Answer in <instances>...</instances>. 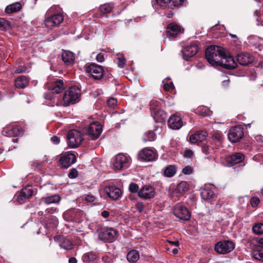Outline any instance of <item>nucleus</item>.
Returning a JSON list of instances; mask_svg holds the SVG:
<instances>
[{"instance_id":"1","label":"nucleus","mask_w":263,"mask_h":263,"mask_svg":"<svg viewBox=\"0 0 263 263\" xmlns=\"http://www.w3.org/2000/svg\"><path fill=\"white\" fill-rule=\"evenodd\" d=\"M224 49L217 45H210L205 51V57L207 61L213 66H217L219 63V59L225 57Z\"/></svg>"},{"instance_id":"2","label":"nucleus","mask_w":263,"mask_h":263,"mask_svg":"<svg viewBox=\"0 0 263 263\" xmlns=\"http://www.w3.org/2000/svg\"><path fill=\"white\" fill-rule=\"evenodd\" d=\"M81 90L77 86L69 88V90L65 91L63 97V105L68 106L74 104L80 101Z\"/></svg>"},{"instance_id":"3","label":"nucleus","mask_w":263,"mask_h":263,"mask_svg":"<svg viewBox=\"0 0 263 263\" xmlns=\"http://www.w3.org/2000/svg\"><path fill=\"white\" fill-rule=\"evenodd\" d=\"M118 231L111 227H103L98 230L99 238L104 242L112 243L117 237Z\"/></svg>"},{"instance_id":"4","label":"nucleus","mask_w":263,"mask_h":263,"mask_svg":"<svg viewBox=\"0 0 263 263\" xmlns=\"http://www.w3.org/2000/svg\"><path fill=\"white\" fill-rule=\"evenodd\" d=\"M235 248V243L231 240H224L217 242L214 247V250L219 254H227L232 251Z\"/></svg>"},{"instance_id":"5","label":"nucleus","mask_w":263,"mask_h":263,"mask_svg":"<svg viewBox=\"0 0 263 263\" xmlns=\"http://www.w3.org/2000/svg\"><path fill=\"white\" fill-rule=\"evenodd\" d=\"M85 70L95 80H100L103 78L104 70L103 67L101 65L91 63L86 66Z\"/></svg>"},{"instance_id":"6","label":"nucleus","mask_w":263,"mask_h":263,"mask_svg":"<svg viewBox=\"0 0 263 263\" xmlns=\"http://www.w3.org/2000/svg\"><path fill=\"white\" fill-rule=\"evenodd\" d=\"M33 193L32 186L27 185L15 195L14 201L18 204H23L32 196Z\"/></svg>"},{"instance_id":"7","label":"nucleus","mask_w":263,"mask_h":263,"mask_svg":"<svg viewBox=\"0 0 263 263\" xmlns=\"http://www.w3.org/2000/svg\"><path fill=\"white\" fill-rule=\"evenodd\" d=\"M76 160L77 157L74 154L70 152H66L60 155V159L58 161V165L61 168H68L72 164H74Z\"/></svg>"},{"instance_id":"8","label":"nucleus","mask_w":263,"mask_h":263,"mask_svg":"<svg viewBox=\"0 0 263 263\" xmlns=\"http://www.w3.org/2000/svg\"><path fill=\"white\" fill-rule=\"evenodd\" d=\"M67 138L68 144L71 148L78 147L84 139L81 133L75 129L69 131Z\"/></svg>"},{"instance_id":"9","label":"nucleus","mask_w":263,"mask_h":263,"mask_svg":"<svg viewBox=\"0 0 263 263\" xmlns=\"http://www.w3.org/2000/svg\"><path fill=\"white\" fill-rule=\"evenodd\" d=\"M157 157V152L149 147H145L140 150L137 155V159L141 162L154 161Z\"/></svg>"},{"instance_id":"10","label":"nucleus","mask_w":263,"mask_h":263,"mask_svg":"<svg viewBox=\"0 0 263 263\" xmlns=\"http://www.w3.org/2000/svg\"><path fill=\"white\" fill-rule=\"evenodd\" d=\"M243 127L241 125L233 126L229 130L228 137L232 143L239 142L244 136Z\"/></svg>"},{"instance_id":"11","label":"nucleus","mask_w":263,"mask_h":263,"mask_svg":"<svg viewBox=\"0 0 263 263\" xmlns=\"http://www.w3.org/2000/svg\"><path fill=\"white\" fill-rule=\"evenodd\" d=\"M102 132V127L98 122H93L85 129V133L91 140H96Z\"/></svg>"},{"instance_id":"12","label":"nucleus","mask_w":263,"mask_h":263,"mask_svg":"<svg viewBox=\"0 0 263 263\" xmlns=\"http://www.w3.org/2000/svg\"><path fill=\"white\" fill-rule=\"evenodd\" d=\"M173 213L177 217L184 221L189 220L191 217V212L181 203H178L175 206Z\"/></svg>"},{"instance_id":"13","label":"nucleus","mask_w":263,"mask_h":263,"mask_svg":"<svg viewBox=\"0 0 263 263\" xmlns=\"http://www.w3.org/2000/svg\"><path fill=\"white\" fill-rule=\"evenodd\" d=\"M83 212L78 209H71L65 211L63 214V218L68 222H79L83 217Z\"/></svg>"},{"instance_id":"14","label":"nucleus","mask_w":263,"mask_h":263,"mask_svg":"<svg viewBox=\"0 0 263 263\" xmlns=\"http://www.w3.org/2000/svg\"><path fill=\"white\" fill-rule=\"evenodd\" d=\"M64 21V16L61 13L54 14L50 16L47 17L45 20L46 27L52 29L54 27H58Z\"/></svg>"},{"instance_id":"15","label":"nucleus","mask_w":263,"mask_h":263,"mask_svg":"<svg viewBox=\"0 0 263 263\" xmlns=\"http://www.w3.org/2000/svg\"><path fill=\"white\" fill-rule=\"evenodd\" d=\"M245 158V156L242 153L236 152L226 156L225 160L227 166L231 167L243 162Z\"/></svg>"},{"instance_id":"16","label":"nucleus","mask_w":263,"mask_h":263,"mask_svg":"<svg viewBox=\"0 0 263 263\" xmlns=\"http://www.w3.org/2000/svg\"><path fill=\"white\" fill-rule=\"evenodd\" d=\"M129 165L128 158L124 155L119 154L113 160V166L116 170L126 168Z\"/></svg>"},{"instance_id":"17","label":"nucleus","mask_w":263,"mask_h":263,"mask_svg":"<svg viewBox=\"0 0 263 263\" xmlns=\"http://www.w3.org/2000/svg\"><path fill=\"white\" fill-rule=\"evenodd\" d=\"M207 136L208 134L204 130L197 131L190 136L189 140L191 143L201 145L204 143L203 142L206 139Z\"/></svg>"},{"instance_id":"18","label":"nucleus","mask_w":263,"mask_h":263,"mask_svg":"<svg viewBox=\"0 0 263 263\" xmlns=\"http://www.w3.org/2000/svg\"><path fill=\"white\" fill-rule=\"evenodd\" d=\"M199 48L195 43H192L186 46L182 50L183 58L185 60L194 57L198 52Z\"/></svg>"},{"instance_id":"19","label":"nucleus","mask_w":263,"mask_h":263,"mask_svg":"<svg viewBox=\"0 0 263 263\" xmlns=\"http://www.w3.org/2000/svg\"><path fill=\"white\" fill-rule=\"evenodd\" d=\"M220 59L223 60L219 61V63L217 64V66H220L227 69H234L237 67V64L234 58L230 55L228 56L226 53L225 57H221Z\"/></svg>"},{"instance_id":"20","label":"nucleus","mask_w":263,"mask_h":263,"mask_svg":"<svg viewBox=\"0 0 263 263\" xmlns=\"http://www.w3.org/2000/svg\"><path fill=\"white\" fill-rule=\"evenodd\" d=\"M23 132V129L18 125H8L4 127L2 134L6 137H16Z\"/></svg>"},{"instance_id":"21","label":"nucleus","mask_w":263,"mask_h":263,"mask_svg":"<svg viewBox=\"0 0 263 263\" xmlns=\"http://www.w3.org/2000/svg\"><path fill=\"white\" fill-rule=\"evenodd\" d=\"M155 194V189L151 185H144L138 192V196L144 199L153 198Z\"/></svg>"},{"instance_id":"22","label":"nucleus","mask_w":263,"mask_h":263,"mask_svg":"<svg viewBox=\"0 0 263 263\" xmlns=\"http://www.w3.org/2000/svg\"><path fill=\"white\" fill-rule=\"evenodd\" d=\"M104 192L108 197L114 200L118 199L122 195L121 190L114 185L105 187Z\"/></svg>"},{"instance_id":"23","label":"nucleus","mask_w":263,"mask_h":263,"mask_svg":"<svg viewBox=\"0 0 263 263\" xmlns=\"http://www.w3.org/2000/svg\"><path fill=\"white\" fill-rule=\"evenodd\" d=\"M254 60V57L248 52H241L237 55V61L242 66H247L252 63Z\"/></svg>"},{"instance_id":"24","label":"nucleus","mask_w":263,"mask_h":263,"mask_svg":"<svg viewBox=\"0 0 263 263\" xmlns=\"http://www.w3.org/2000/svg\"><path fill=\"white\" fill-rule=\"evenodd\" d=\"M170 128L173 129H179L183 125L181 118L175 115L171 116L167 121Z\"/></svg>"},{"instance_id":"25","label":"nucleus","mask_w":263,"mask_h":263,"mask_svg":"<svg viewBox=\"0 0 263 263\" xmlns=\"http://www.w3.org/2000/svg\"><path fill=\"white\" fill-rule=\"evenodd\" d=\"M166 32L168 36L176 37L178 34L181 33V27L175 23L169 24L166 28Z\"/></svg>"},{"instance_id":"26","label":"nucleus","mask_w":263,"mask_h":263,"mask_svg":"<svg viewBox=\"0 0 263 263\" xmlns=\"http://www.w3.org/2000/svg\"><path fill=\"white\" fill-rule=\"evenodd\" d=\"M62 60L67 66H71L74 63V54L73 52L65 50L62 54Z\"/></svg>"},{"instance_id":"27","label":"nucleus","mask_w":263,"mask_h":263,"mask_svg":"<svg viewBox=\"0 0 263 263\" xmlns=\"http://www.w3.org/2000/svg\"><path fill=\"white\" fill-rule=\"evenodd\" d=\"M61 200V197L58 194H53L43 197L41 198V202L46 204H50L52 203H59Z\"/></svg>"},{"instance_id":"28","label":"nucleus","mask_w":263,"mask_h":263,"mask_svg":"<svg viewBox=\"0 0 263 263\" xmlns=\"http://www.w3.org/2000/svg\"><path fill=\"white\" fill-rule=\"evenodd\" d=\"M29 83V78L26 76L17 77L14 81V85L17 88H24L26 87Z\"/></svg>"},{"instance_id":"29","label":"nucleus","mask_w":263,"mask_h":263,"mask_svg":"<svg viewBox=\"0 0 263 263\" xmlns=\"http://www.w3.org/2000/svg\"><path fill=\"white\" fill-rule=\"evenodd\" d=\"M155 121L158 123H163L165 121L167 115L162 109H158L151 114Z\"/></svg>"},{"instance_id":"30","label":"nucleus","mask_w":263,"mask_h":263,"mask_svg":"<svg viewBox=\"0 0 263 263\" xmlns=\"http://www.w3.org/2000/svg\"><path fill=\"white\" fill-rule=\"evenodd\" d=\"M114 8V3L112 2L106 3L101 5L98 8V11L102 14L110 13Z\"/></svg>"},{"instance_id":"31","label":"nucleus","mask_w":263,"mask_h":263,"mask_svg":"<svg viewBox=\"0 0 263 263\" xmlns=\"http://www.w3.org/2000/svg\"><path fill=\"white\" fill-rule=\"evenodd\" d=\"M50 89L56 93L62 92L65 89L63 81L61 79L55 81L50 87Z\"/></svg>"},{"instance_id":"32","label":"nucleus","mask_w":263,"mask_h":263,"mask_svg":"<svg viewBox=\"0 0 263 263\" xmlns=\"http://www.w3.org/2000/svg\"><path fill=\"white\" fill-rule=\"evenodd\" d=\"M43 222L48 228H53L57 226L58 220L54 216L45 217L43 219Z\"/></svg>"},{"instance_id":"33","label":"nucleus","mask_w":263,"mask_h":263,"mask_svg":"<svg viewBox=\"0 0 263 263\" xmlns=\"http://www.w3.org/2000/svg\"><path fill=\"white\" fill-rule=\"evenodd\" d=\"M98 258L96 252L90 251L85 253L82 257V259L84 263H91L96 261Z\"/></svg>"},{"instance_id":"34","label":"nucleus","mask_w":263,"mask_h":263,"mask_svg":"<svg viewBox=\"0 0 263 263\" xmlns=\"http://www.w3.org/2000/svg\"><path fill=\"white\" fill-rule=\"evenodd\" d=\"M140 258L139 252L135 249L129 251L126 255V258L128 262L130 263L136 262Z\"/></svg>"},{"instance_id":"35","label":"nucleus","mask_w":263,"mask_h":263,"mask_svg":"<svg viewBox=\"0 0 263 263\" xmlns=\"http://www.w3.org/2000/svg\"><path fill=\"white\" fill-rule=\"evenodd\" d=\"M22 8V5L18 2L13 3L7 6L5 9V12L8 14H11L19 11Z\"/></svg>"},{"instance_id":"36","label":"nucleus","mask_w":263,"mask_h":263,"mask_svg":"<svg viewBox=\"0 0 263 263\" xmlns=\"http://www.w3.org/2000/svg\"><path fill=\"white\" fill-rule=\"evenodd\" d=\"M200 195L204 200H210L215 198V195L214 191L209 189H204L201 191Z\"/></svg>"},{"instance_id":"37","label":"nucleus","mask_w":263,"mask_h":263,"mask_svg":"<svg viewBox=\"0 0 263 263\" xmlns=\"http://www.w3.org/2000/svg\"><path fill=\"white\" fill-rule=\"evenodd\" d=\"M211 145V142L209 143L207 142L200 145L201 147L202 152L206 155H210L213 154L215 152V147Z\"/></svg>"},{"instance_id":"38","label":"nucleus","mask_w":263,"mask_h":263,"mask_svg":"<svg viewBox=\"0 0 263 263\" xmlns=\"http://www.w3.org/2000/svg\"><path fill=\"white\" fill-rule=\"evenodd\" d=\"M189 190V184L186 181H181L177 186V193L179 194L177 196H182L185 192Z\"/></svg>"},{"instance_id":"39","label":"nucleus","mask_w":263,"mask_h":263,"mask_svg":"<svg viewBox=\"0 0 263 263\" xmlns=\"http://www.w3.org/2000/svg\"><path fill=\"white\" fill-rule=\"evenodd\" d=\"M60 246L66 250H70L73 248V245L69 239L64 237L60 242Z\"/></svg>"},{"instance_id":"40","label":"nucleus","mask_w":263,"mask_h":263,"mask_svg":"<svg viewBox=\"0 0 263 263\" xmlns=\"http://www.w3.org/2000/svg\"><path fill=\"white\" fill-rule=\"evenodd\" d=\"M211 138L212 142L214 143L216 146H219L222 142V135L219 132L215 133Z\"/></svg>"},{"instance_id":"41","label":"nucleus","mask_w":263,"mask_h":263,"mask_svg":"<svg viewBox=\"0 0 263 263\" xmlns=\"http://www.w3.org/2000/svg\"><path fill=\"white\" fill-rule=\"evenodd\" d=\"M155 4L162 9H170L171 0H155Z\"/></svg>"},{"instance_id":"42","label":"nucleus","mask_w":263,"mask_h":263,"mask_svg":"<svg viewBox=\"0 0 263 263\" xmlns=\"http://www.w3.org/2000/svg\"><path fill=\"white\" fill-rule=\"evenodd\" d=\"M176 173V168L174 165H170L166 167L164 171V175L167 177H173Z\"/></svg>"},{"instance_id":"43","label":"nucleus","mask_w":263,"mask_h":263,"mask_svg":"<svg viewBox=\"0 0 263 263\" xmlns=\"http://www.w3.org/2000/svg\"><path fill=\"white\" fill-rule=\"evenodd\" d=\"M252 255L256 260L263 261V249L253 250Z\"/></svg>"},{"instance_id":"44","label":"nucleus","mask_w":263,"mask_h":263,"mask_svg":"<svg viewBox=\"0 0 263 263\" xmlns=\"http://www.w3.org/2000/svg\"><path fill=\"white\" fill-rule=\"evenodd\" d=\"M252 231L255 234H263V223H257L252 227Z\"/></svg>"},{"instance_id":"45","label":"nucleus","mask_w":263,"mask_h":263,"mask_svg":"<svg viewBox=\"0 0 263 263\" xmlns=\"http://www.w3.org/2000/svg\"><path fill=\"white\" fill-rule=\"evenodd\" d=\"M160 102L157 100H153L150 102L149 108L151 111V114L157 110L160 109Z\"/></svg>"},{"instance_id":"46","label":"nucleus","mask_w":263,"mask_h":263,"mask_svg":"<svg viewBox=\"0 0 263 263\" xmlns=\"http://www.w3.org/2000/svg\"><path fill=\"white\" fill-rule=\"evenodd\" d=\"M198 114L202 116L206 117L210 115V109L205 106L199 107L197 110Z\"/></svg>"},{"instance_id":"47","label":"nucleus","mask_w":263,"mask_h":263,"mask_svg":"<svg viewBox=\"0 0 263 263\" xmlns=\"http://www.w3.org/2000/svg\"><path fill=\"white\" fill-rule=\"evenodd\" d=\"M11 27L10 22L4 18H0V29L7 30Z\"/></svg>"},{"instance_id":"48","label":"nucleus","mask_w":263,"mask_h":263,"mask_svg":"<svg viewBox=\"0 0 263 263\" xmlns=\"http://www.w3.org/2000/svg\"><path fill=\"white\" fill-rule=\"evenodd\" d=\"M117 60H118V66L120 68H123L126 64V59L122 54H118L117 55Z\"/></svg>"},{"instance_id":"49","label":"nucleus","mask_w":263,"mask_h":263,"mask_svg":"<svg viewBox=\"0 0 263 263\" xmlns=\"http://www.w3.org/2000/svg\"><path fill=\"white\" fill-rule=\"evenodd\" d=\"M184 0H171V7L170 9L173 10L174 8H178L183 5Z\"/></svg>"},{"instance_id":"50","label":"nucleus","mask_w":263,"mask_h":263,"mask_svg":"<svg viewBox=\"0 0 263 263\" xmlns=\"http://www.w3.org/2000/svg\"><path fill=\"white\" fill-rule=\"evenodd\" d=\"M145 136L146 137L143 138V141L145 142L152 141L156 139V134L153 131H148L145 134Z\"/></svg>"},{"instance_id":"51","label":"nucleus","mask_w":263,"mask_h":263,"mask_svg":"<svg viewBox=\"0 0 263 263\" xmlns=\"http://www.w3.org/2000/svg\"><path fill=\"white\" fill-rule=\"evenodd\" d=\"M129 191L132 193H138L139 186L135 183H131L129 185Z\"/></svg>"},{"instance_id":"52","label":"nucleus","mask_w":263,"mask_h":263,"mask_svg":"<svg viewBox=\"0 0 263 263\" xmlns=\"http://www.w3.org/2000/svg\"><path fill=\"white\" fill-rule=\"evenodd\" d=\"M78 176V172L75 168H72L70 170L68 174V177L70 179H74Z\"/></svg>"},{"instance_id":"53","label":"nucleus","mask_w":263,"mask_h":263,"mask_svg":"<svg viewBox=\"0 0 263 263\" xmlns=\"http://www.w3.org/2000/svg\"><path fill=\"white\" fill-rule=\"evenodd\" d=\"M117 103V100L114 98L108 99L107 101V105L110 108H114L116 105Z\"/></svg>"},{"instance_id":"54","label":"nucleus","mask_w":263,"mask_h":263,"mask_svg":"<svg viewBox=\"0 0 263 263\" xmlns=\"http://www.w3.org/2000/svg\"><path fill=\"white\" fill-rule=\"evenodd\" d=\"M260 202L259 199L257 197H253L250 200V203L252 207H256Z\"/></svg>"},{"instance_id":"55","label":"nucleus","mask_w":263,"mask_h":263,"mask_svg":"<svg viewBox=\"0 0 263 263\" xmlns=\"http://www.w3.org/2000/svg\"><path fill=\"white\" fill-rule=\"evenodd\" d=\"M164 89L165 91H168L175 88V86L173 82L164 84L163 85Z\"/></svg>"},{"instance_id":"56","label":"nucleus","mask_w":263,"mask_h":263,"mask_svg":"<svg viewBox=\"0 0 263 263\" xmlns=\"http://www.w3.org/2000/svg\"><path fill=\"white\" fill-rule=\"evenodd\" d=\"M193 172V168L190 166H186L182 170V172L185 175H190Z\"/></svg>"},{"instance_id":"57","label":"nucleus","mask_w":263,"mask_h":263,"mask_svg":"<svg viewBox=\"0 0 263 263\" xmlns=\"http://www.w3.org/2000/svg\"><path fill=\"white\" fill-rule=\"evenodd\" d=\"M144 207V204L142 202H138L135 205L136 210L140 213L143 211Z\"/></svg>"},{"instance_id":"58","label":"nucleus","mask_w":263,"mask_h":263,"mask_svg":"<svg viewBox=\"0 0 263 263\" xmlns=\"http://www.w3.org/2000/svg\"><path fill=\"white\" fill-rule=\"evenodd\" d=\"M27 70V68L25 66H20L16 68L14 72L16 73H24Z\"/></svg>"},{"instance_id":"59","label":"nucleus","mask_w":263,"mask_h":263,"mask_svg":"<svg viewBox=\"0 0 263 263\" xmlns=\"http://www.w3.org/2000/svg\"><path fill=\"white\" fill-rule=\"evenodd\" d=\"M194 154L193 152L191 149H186L184 151L183 156L185 158H190L193 157Z\"/></svg>"},{"instance_id":"60","label":"nucleus","mask_w":263,"mask_h":263,"mask_svg":"<svg viewBox=\"0 0 263 263\" xmlns=\"http://www.w3.org/2000/svg\"><path fill=\"white\" fill-rule=\"evenodd\" d=\"M96 60L100 63H102L104 61V54L102 53H99L96 56Z\"/></svg>"},{"instance_id":"61","label":"nucleus","mask_w":263,"mask_h":263,"mask_svg":"<svg viewBox=\"0 0 263 263\" xmlns=\"http://www.w3.org/2000/svg\"><path fill=\"white\" fill-rule=\"evenodd\" d=\"M58 211L59 209L58 208L52 207L50 208H47L45 210V212L47 213V214H53L54 213L58 212Z\"/></svg>"},{"instance_id":"62","label":"nucleus","mask_w":263,"mask_h":263,"mask_svg":"<svg viewBox=\"0 0 263 263\" xmlns=\"http://www.w3.org/2000/svg\"><path fill=\"white\" fill-rule=\"evenodd\" d=\"M55 187L53 184H48L44 186V190L48 192L50 190H55Z\"/></svg>"},{"instance_id":"63","label":"nucleus","mask_w":263,"mask_h":263,"mask_svg":"<svg viewBox=\"0 0 263 263\" xmlns=\"http://www.w3.org/2000/svg\"><path fill=\"white\" fill-rule=\"evenodd\" d=\"M51 142L54 144H58L60 143V138L56 136H54L53 137H51Z\"/></svg>"},{"instance_id":"64","label":"nucleus","mask_w":263,"mask_h":263,"mask_svg":"<svg viewBox=\"0 0 263 263\" xmlns=\"http://www.w3.org/2000/svg\"><path fill=\"white\" fill-rule=\"evenodd\" d=\"M255 240L257 242L258 246L263 249V237H257L255 238Z\"/></svg>"}]
</instances>
